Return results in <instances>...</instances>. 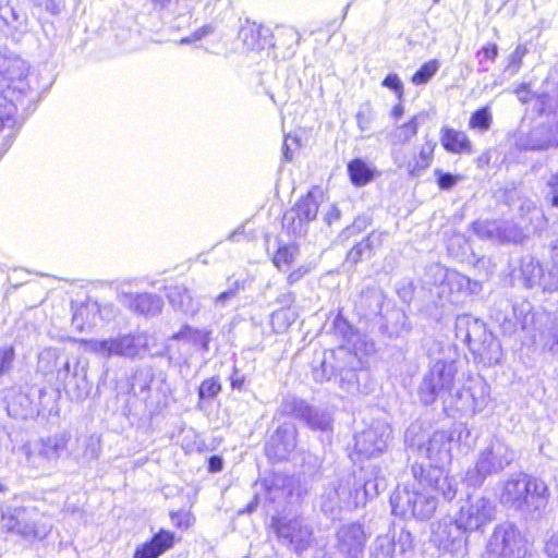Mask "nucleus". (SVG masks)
Wrapping results in <instances>:
<instances>
[{
  "label": "nucleus",
  "instance_id": "680f3d73",
  "mask_svg": "<svg viewBox=\"0 0 558 558\" xmlns=\"http://www.w3.org/2000/svg\"><path fill=\"white\" fill-rule=\"evenodd\" d=\"M386 238L385 232L373 231L367 238L364 239L365 243H367V247L373 252L376 248H379Z\"/></svg>",
  "mask_w": 558,
  "mask_h": 558
},
{
  "label": "nucleus",
  "instance_id": "39448f33",
  "mask_svg": "<svg viewBox=\"0 0 558 558\" xmlns=\"http://www.w3.org/2000/svg\"><path fill=\"white\" fill-rule=\"evenodd\" d=\"M514 458V451L507 444L499 439L493 440L480 452L475 465L468 469L463 481L469 486L480 487L486 477L504 471Z\"/></svg>",
  "mask_w": 558,
  "mask_h": 558
},
{
  "label": "nucleus",
  "instance_id": "c85d7f7f",
  "mask_svg": "<svg viewBox=\"0 0 558 558\" xmlns=\"http://www.w3.org/2000/svg\"><path fill=\"white\" fill-rule=\"evenodd\" d=\"M167 298L170 304L178 311L187 315H195L199 311V303L193 299L185 287L175 286L168 289Z\"/></svg>",
  "mask_w": 558,
  "mask_h": 558
},
{
  "label": "nucleus",
  "instance_id": "2eb2a0df",
  "mask_svg": "<svg viewBox=\"0 0 558 558\" xmlns=\"http://www.w3.org/2000/svg\"><path fill=\"white\" fill-rule=\"evenodd\" d=\"M70 435L62 433L39 440L37 452L32 450L29 444H24L20 450L26 458V463L33 469L43 466V462L57 461L66 451Z\"/></svg>",
  "mask_w": 558,
  "mask_h": 558
},
{
  "label": "nucleus",
  "instance_id": "cd10ccee",
  "mask_svg": "<svg viewBox=\"0 0 558 558\" xmlns=\"http://www.w3.org/2000/svg\"><path fill=\"white\" fill-rule=\"evenodd\" d=\"M173 544V535L161 531L150 542L143 544L134 553V558H158Z\"/></svg>",
  "mask_w": 558,
  "mask_h": 558
},
{
  "label": "nucleus",
  "instance_id": "bb28decb",
  "mask_svg": "<svg viewBox=\"0 0 558 558\" xmlns=\"http://www.w3.org/2000/svg\"><path fill=\"white\" fill-rule=\"evenodd\" d=\"M361 362L357 359V364L340 363L336 377L339 378V386L349 393L366 392L365 389L360 387L361 377H366V372L357 371Z\"/></svg>",
  "mask_w": 558,
  "mask_h": 558
},
{
  "label": "nucleus",
  "instance_id": "c9c22d12",
  "mask_svg": "<svg viewBox=\"0 0 558 558\" xmlns=\"http://www.w3.org/2000/svg\"><path fill=\"white\" fill-rule=\"evenodd\" d=\"M304 422L312 429L327 430L331 427L332 418L327 411L311 407Z\"/></svg>",
  "mask_w": 558,
  "mask_h": 558
},
{
  "label": "nucleus",
  "instance_id": "4c0bfd02",
  "mask_svg": "<svg viewBox=\"0 0 558 558\" xmlns=\"http://www.w3.org/2000/svg\"><path fill=\"white\" fill-rule=\"evenodd\" d=\"M311 405H308L304 400L288 397L282 402V411L288 415H292L294 417L305 420L306 415L310 413Z\"/></svg>",
  "mask_w": 558,
  "mask_h": 558
},
{
  "label": "nucleus",
  "instance_id": "09e8293b",
  "mask_svg": "<svg viewBox=\"0 0 558 558\" xmlns=\"http://www.w3.org/2000/svg\"><path fill=\"white\" fill-rule=\"evenodd\" d=\"M374 118H375V113H374V110H373L371 104L369 102L362 104L356 112V121H357L359 128L362 131L368 130Z\"/></svg>",
  "mask_w": 558,
  "mask_h": 558
},
{
  "label": "nucleus",
  "instance_id": "5701e85b",
  "mask_svg": "<svg viewBox=\"0 0 558 558\" xmlns=\"http://www.w3.org/2000/svg\"><path fill=\"white\" fill-rule=\"evenodd\" d=\"M238 37L246 50L253 51L276 47L270 28L255 22L245 21L239 29Z\"/></svg>",
  "mask_w": 558,
  "mask_h": 558
},
{
  "label": "nucleus",
  "instance_id": "a18cd8bd",
  "mask_svg": "<svg viewBox=\"0 0 558 558\" xmlns=\"http://www.w3.org/2000/svg\"><path fill=\"white\" fill-rule=\"evenodd\" d=\"M397 544L387 535H380L375 541L376 558H397Z\"/></svg>",
  "mask_w": 558,
  "mask_h": 558
},
{
  "label": "nucleus",
  "instance_id": "7c9ffc66",
  "mask_svg": "<svg viewBox=\"0 0 558 558\" xmlns=\"http://www.w3.org/2000/svg\"><path fill=\"white\" fill-rule=\"evenodd\" d=\"M551 258L555 265L543 268L538 283V288L549 293L558 292V239L553 245Z\"/></svg>",
  "mask_w": 558,
  "mask_h": 558
},
{
  "label": "nucleus",
  "instance_id": "e433bc0d",
  "mask_svg": "<svg viewBox=\"0 0 558 558\" xmlns=\"http://www.w3.org/2000/svg\"><path fill=\"white\" fill-rule=\"evenodd\" d=\"M298 255H299L298 246L281 245L278 247V250L272 258V262H274V265L278 269L282 270L284 268L290 267L294 263Z\"/></svg>",
  "mask_w": 558,
  "mask_h": 558
},
{
  "label": "nucleus",
  "instance_id": "f8f14e48",
  "mask_svg": "<svg viewBox=\"0 0 558 558\" xmlns=\"http://www.w3.org/2000/svg\"><path fill=\"white\" fill-rule=\"evenodd\" d=\"M526 549L513 524L497 525L489 538L487 558H524Z\"/></svg>",
  "mask_w": 558,
  "mask_h": 558
},
{
  "label": "nucleus",
  "instance_id": "a878e982",
  "mask_svg": "<svg viewBox=\"0 0 558 558\" xmlns=\"http://www.w3.org/2000/svg\"><path fill=\"white\" fill-rule=\"evenodd\" d=\"M460 398L465 399V410L473 413L480 412L489 402V387L483 379L473 380L460 393Z\"/></svg>",
  "mask_w": 558,
  "mask_h": 558
},
{
  "label": "nucleus",
  "instance_id": "79ce46f5",
  "mask_svg": "<svg viewBox=\"0 0 558 558\" xmlns=\"http://www.w3.org/2000/svg\"><path fill=\"white\" fill-rule=\"evenodd\" d=\"M427 120L428 114L425 112H420L413 116L407 123L400 126L399 136L403 137V140H411L417 134L418 128L425 124Z\"/></svg>",
  "mask_w": 558,
  "mask_h": 558
},
{
  "label": "nucleus",
  "instance_id": "49530a36",
  "mask_svg": "<svg viewBox=\"0 0 558 558\" xmlns=\"http://www.w3.org/2000/svg\"><path fill=\"white\" fill-rule=\"evenodd\" d=\"M492 119V112L488 107L480 108L472 113L470 126L472 129L487 130L490 126Z\"/></svg>",
  "mask_w": 558,
  "mask_h": 558
},
{
  "label": "nucleus",
  "instance_id": "8fccbe9b",
  "mask_svg": "<svg viewBox=\"0 0 558 558\" xmlns=\"http://www.w3.org/2000/svg\"><path fill=\"white\" fill-rule=\"evenodd\" d=\"M381 86L392 90L399 101L403 99L404 85L397 73L387 74L381 82Z\"/></svg>",
  "mask_w": 558,
  "mask_h": 558
},
{
  "label": "nucleus",
  "instance_id": "6e6d98bb",
  "mask_svg": "<svg viewBox=\"0 0 558 558\" xmlns=\"http://www.w3.org/2000/svg\"><path fill=\"white\" fill-rule=\"evenodd\" d=\"M386 488V482L381 477H375L373 480H366L363 486L364 497L374 498L380 490Z\"/></svg>",
  "mask_w": 558,
  "mask_h": 558
},
{
  "label": "nucleus",
  "instance_id": "1a4fd4ad",
  "mask_svg": "<svg viewBox=\"0 0 558 558\" xmlns=\"http://www.w3.org/2000/svg\"><path fill=\"white\" fill-rule=\"evenodd\" d=\"M364 502L357 488L349 480L330 483L320 496V509L331 519L339 517L342 511L352 510Z\"/></svg>",
  "mask_w": 558,
  "mask_h": 558
},
{
  "label": "nucleus",
  "instance_id": "ea45409f",
  "mask_svg": "<svg viewBox=\"0 0 558 558\" xmlns=\"http://www.w3.org/2000/svg\"><path fill=\"white\" fill-rule=\"evenodd\" d=\"M439 66L440 63L436 59L423 63L420 66V69L413 74L412 83L417 86L427 84L430 81V78L437 73Z\"/></svg>",
  "mask_w": 558,
  "mask_h": 558
},
{
  "label": "nucleus",
  "instance_id": "e2e57ef3",
  "mask_svg": "<svg viewBox=\"0 0 558 558\" xmlns=\"http://www.w3.org/2000/svg\"><path fill=\"white\" fill-rule=\"evenodd\" d=\"M216 26L213 23L205 24L192 33V38L196 41H201L209 36L216 34Z\"/></svg>",
  "mask_w": 558,
  "mask_h": 558
},
{
  "label": "nucleus",
  "instance_id": "5fc2aeb1",
  "mask_svg": "<svg viewBox=\"0 0 558 558\" xmlns=\"http://www.w3.org/2000/svg\"><path fill=\"white\" fill-rule=\"evenodd\" d=\"M494 318L500 325V328L506 335H512L519 329L512 312L507 314L498 312L495 314Z\"/></svg>",
  "mask_w": 558,
  "mask_h": 558
},
{
  "label": "nucleus",
  "instance_id": "7ed1b4c3",
  "mask_svg": "<svg viewBox=\"0 0 558 558\" xmlns=\"http://www.w3.org/2000/svg\"><path fill=\"white\" fill-rule=\"evenodd\" d=\"M0 525L27 542L44 539L52 527L49 515L36 506L0 505Z\"/></svg>",
  "mask_w": 558,
  "mask_h": 558
},
{
  "label": "nucleus",
  "instance_id": "b1692460",
  "mask_svg": "<svg viewBox=\"0 0 558 558\" xmlns=\"http://www.w3.org/2000/svg\"><path fill=\"white\" fill-rule=\"evenodd\" d=\"M122 301L131 311L144 316H156L163 306L162 299L151 293L124 294Z\"/></svg>",
  "mask_w": 558,
  "mask_h": 558
},
{
  "label": "nucleus",
  "instance_id": "ddd939ff",
  "mask_svg": "<svg viewBox=\"0 0 558 558\" xmlns=\"http://www.w3.org/2000/svg\"><path fill=\"white\" fill-rule=\"evenodd\" d=\"M80 342L86 348V350L97 353L102 357L118 355L133 359L140 355L141 351L144 350L141 338L131 335L119 336L105 340L82 339Z\"/></svg>",
  "mask_w": 558,
  "mask_h": 558
},
{
  "label": "nucleus",
  "instance_id": "4d7b16f0",
  "mask_svg": "<svg viewBox=\"0 0 558 558\" xmlns=\"http://www.w3.org/2000/svg\"><path fill=\"white\" fill-rule=\"evenodd\" d=\"M367 243L364 240L359 242L348 252V260L351 263H357L362 259V257L367 254L368 256L372 254L371 250L367 247Z\"/></svg>",
  "mask_w": 558,
  "mask_h": 558
},
{
  "label": "nucleus",
  "instance_id": "2f4dec72",
  "mask_svg": "<svg viewBox=\"0 0 558 558\" xmlns=\"http://www.w3.org/2000/svg\"><path fill=\"white\" fill-rule=\"evenodd\" d=\"M543 268L544 267L532 256L521 258L520 272L527 288L538 287Z\"/></svg>",
  "mask_w": 558,
  "mask_h": 558
},
{
  "label": "nucleus",
  "instance_id": "c756f323",
  "mask_svg": "<svg viewBox=\"0 0 558 558\" xmlns=\"http://www.w3.org/2000/svg\"><path fill=\"white\" fill-rule=\"evenodd\" d=\"M348 172L351 182L355 186H364L374 179L376 168L366 163L364 160L356 158L349 162Z\"/></svg>",
  "mask_w": 558,
  "mask_h": 558
},
{
  "label": "nucleus",
  "instance_id": "f257e3e1",
  "mask_svg": "<svg viewBox=\"0 0 558 558\" xmlns=\"http://www.w3.org/2000/svg\"><path fill=\"white\" fill-rule=\"evenodd\" d=\"M35 81L25 60L9 58L0 62V135L9 131L4 138L19 125V111L28 113L36 108L40 92Z\"/></svg>",
  "mask_w": 558,
  "mask_h": 558
},
{
  "label": "nucleus",
  "instance_id": "9d476101",
  "mask_svg": "<svg viewBox=\"0 0 558 558\" xmlns=\"http://www.w3.org/2000/svg\"><path fill=\"white\" fill-rule=\"evenodd\" d=\"M496 506L482 495H468L462 500L456 520L469 533L483 531L495 519Z\"/></svg>",
  "mask_w": 558,
  "mask_h": 558
},
{
  "label": "nucleus",
  "instance_id": "37998d69",
  "mask_svg": "<svg viewBox=\"0 0 558 558\" xmlns=\"http://www.w3.org/2000/svg\"><path fill=\"white\" fill-rule=\"evenodd\" d=\"M300 35L293 27H278L274 34L276 46L286 45L289 49L298 46Z\"/></svg>",
  "mask_w": 558,
  "mask_h": 558
},
{
  "label": "nucleus",
  "instance_id": "c03bdc74",
  "mask_svg": "<svg viewBox=\"0 0 558 558\" xmlns=\"http://www.w3.org/2000/svg\"><path fill=\"white\" fill-rule=\"evenodd\" d=\"M498 57V46L495 43L484 45L477 52L478 72H487L489 66L487 62H494Z\"/></svg>",
  "mask_w": 558,
  "mask_h": 558
},
{
  "label": "nucleus",
  "instance_id": "338daca9",
  "mask_svg": "<svg viewBox=\"0 0 558 558\" xmlns=\"http://www.w3.org/2000/svg\"><path fill=\"white\" fill-rule=\"evenodd\" d=\"M547 184L553 196V205L558 207V170L551 175Z\"/></svg>",
  "mask_w": 558,
  "mask_h": 558
},
{
  "label": "nucleus",
  "instance_id": "f704fd0d",
  "mask_svg": "<svg viewBox=\"0 0 558 558\" xmlns=\"http://www.w3.org/2000/svg\"><path fill=\"white\" fill-rule=\"evenodd\" d=\"M383 294L377 290H367L360 296V306L365 310V315H377L381 311Z\"/></svg>",
  "mask_w": 558,
  "mask_h": 558
},
{
  "label": "nucleus",
  "instance_id": "f03ea898",
  "mask_svg": "<svg viewBox=\"0 0 558 558\" xmlns=\"http://www.w3.org/2000/svg\"><path fill=\"white\" fill-rule=\"evenodd\" d=\"M550 492L545 481L523 472L511 474L501 485V505L524 512L542 511L546 508Z\"/></svg>",
  "mask_w": 558,
  "mask_h": 558
},
{
  "label": "nucleus",
  "instance_id": "f3484780",
  "mask_svg": "<svg viewBox=\"0 0 558 558\" xmlns=\"http://www.w3.org/2000/svg\"><path fill=\"white\" fill-rule=\"evenodd\" d=\"M469 532L456 520H442L433 526L432 542L444 551L461 550L468 542Z\"/></svg>",
  "mask_w": 558,
  "mask_h": 558
},
{
  "label": "nucleus",
  "instance_id": "69168bd1",
  "mask_svg": "<svg viewBox=\"0 0 558 558\" xmlns=\"http://www.w3.org/2000/svg\"><path fill=\"white\" fill-rule=\"evenodd\" d=\"M311 268L308 266H300L293 271H291L287 278L289 284H294L300 281L306 274H308Z\"/></svg>",
  "mask_w": 558,
  "mask_h": 558
},
{
  "label": "nucleus",
  "instance_id": "412c9836",
  "mask_svg": "<svg viewBox=\"0 0 558 558\" xmlns=\"http://www.w3.org/2000/svg\"><path fill=\"white\" fill-rule=\"evenodd\" d=\"M340 363L357 364V356L344 348L325 352L319 365L313 367V377L315 381L324 383L330 380L336 376L338 365H340Z\"/></svg>",
  "mask_w": 558,
  "mask_h": 558
},
{
  "label": "nucleus",
  "instance_id": "4be33fe9",
  "mask_svg": "<svg viewBox=\"0 0 558 558\" xmlns=\"http://www.w3.org/2000/svg\"><path fill=\"white\" fill-rule=\"evenodd\" d=\"M0 32L19 41L27 32V15L25 12L17 10L10 2H0Z\"/></svg>",
  "mask_w": 558,
  "mask_h": 558
},
{
  "label": "nucleus",
  "instance_id": "774afa93",
  "mask_svg": "<svg viewBox=\"0 0 558 558\" xmlns=\"http://www.w3.org/2000/svg\"><path fill=\"white\" fill-rule=\"evenodd\" d=\"M326 207H328V210L325 214L324 220L328 225H330L332 221L338 220L340 218V211H339V209L335 205L328 204L325 201L324 207H322V208L325 209Z\"/></svg>",
  "mask_w": 558,
  "mask_h": 558
},
{
  "label": "nucleus",
  "instance_id": "6e6552de",
  "mask_svg": "<svg viewBox=\"0 0 558 558\" xmlns=\"http://www.w3.org/2000/svg\"><path fill=\"white\" fill-rule=\"evenodd\" d=\"M464 327V341L470 350L486 363L498 364L501 360L500 345L486 332L484 324L477 319L463 317L458 320V332H462Z\"/></svg>",
  "mask_w": 558,
  "mask_h": 558
},
{
  "label": "nucleus",
  "instance_id": "58836bf2",
  "mask_svg": "<svg viewBox=\"0 0 558 558\" xmlns=\"http://www.w3.org/2000/svg\"><path fill=\"white\" fill-rule=\"evenodd\" d=\"M512 315L515 317V324L519 329H526L534 319V314L532 313V305L523 301L521 303H517L512 306Z\"/></svg>",
  "mask_w": 558,
  "mask_h": 558
},
{
  "label": "nucleus",
  "instance_id": "9b49d317",
  "mask_svg": "<svg viewBox=\"0 0 558 558\" xmlns=\"http://www.w3.org/2000/svg\"><path fill=\"white\" fill-rule=\"evenodd\" d=\"M413 476L417 481L418 486L427 489L429 494L441 497L445 501H451L458 493L457 480L445 472L444 468H424L422 465H413Z\"/></svg>",
  "mask_w": 558,
  "mask_h": 558
},
{
  "label": "nucleus",
  "instance_id": "3c124183",
  "mask_svg": "<svg viewBox=\"0 0 558 558\" xmlns=\"http://www.w3.org/2000/svg\"><path fill=\"white\" fill-rule=\"evenodd\" d=\"M527 53V48L524 45H519L513 52L508 58V65L506 68L507 71L511 72V74H515L519 72L522 60Z\"/></svg>",
  "mask_w": 558,
  "mask_h": 558
},
{
  "label": "nucleus",
  "instance_id": "393cba45",
  "mask_svg": "<svg viewBox=\"0 0 558 558\" xmlns=\"http://www.w3.org/2000/svg\"><path fill=\"white\" fill-rule=\"evenodd\" d=\"M325 193L322 189L314 186L308 193L295 204V214L299 222H308L316 218L318 210L324 207Z\"/></svg>",
  "mask_w": 558,
  "mask_h": 558
},
{
  "label": "nucleus",
  "instance_id": "a211bd4d",
  "mask_svg": "<svg viewBox=\"0 0 558 558\" xmlns=\"http://www.w3.org/2000/svg\"><path fill=\"white\" fill-rule=\"evenodd\" d=\"M391 437V428L386 423L377 422L355 436V451L364 458L381 453Z\"/></svg>",
  "mask_w": 558,
  "mask_h": 558
},
{
  "label": "nucleus",
  "instance_id": "0eeeda50",
  "mask_svg": "<svg viewBox=\"0 0 558 558\" xmlns=\"http://www.w3.org/2000/svg\"><path fill=\"white\" fill-rule=\"evenodd\" d=\"M457 367L453 362L437 360L424 374L418 387V397L424 404H433L438 398L451 395Z\"/></svg>",
  "mask_w": 558,
  "mask_h": 558
},
{
  "label": "nucleus",
  "instance_id": "423d86ee",
  "mask_svg": "<svg viewBox=\"0 0 558 558\" xmlns=\"http://www.w3.org/2000/svg\"><path fill=\"white\" fill-rule=\"evenodd\" d=\"M392 512L403 518L425 520L430 518L437 509V496L418 486L417 481L411 488H399L390 498Z\"/></svg>",
  "mask_w": 558,
  "mask_h": 558
},
{
  "label": "nucleus",
  "instance_id": "0e129e2a",
  "mask_svg": "<svg viewBox=\"0 0 558 558\" xmlns=\"http://www.w3.org/2000/svg\"><path fill=\"white\" fill-rule=\"evenodd\" d=\"M444 147L448 151L452 153H470L471 151V142H442Z\"/></svg>",
  "mask_w": 558,
  "mask_h": 558
},
{
  "label": "nucleus",
  "instance_id": "a19ab883",
  "mask_svg": "<svg viewBox=\"0 0 558 558\" xmlns=\"http://www.w3.org/2000/svg\"><path fill=\"white\" fill-rule=\"evenodd\" d=\"M295 320V314L290 308H280L272 313L271 325L276 332L286 331Z\"/></svg>",
  "mask_w": 558,
  "mask_h": 558
},
{
  "label": "nucleus",
  "instance_id": "72a5a7b5",
  "mask_svg": "<svg viewBox=\"0 0 558 558\" xmlns=\"http://www.w3.org/2000/svg\"><path fill=\"white\" fill-rule=\"evenodd\" d=\"M173 338L186 341L193 345H199L204 351L208 350L209 332L205 330L184 326L173 336Z\"/></svg>",
  "mask_w": 558,
  "mask_h": 558
},
{
  "label": "nucleus",
  "instance_id": "de8ad7c7",
  "mask_svg": "<svg viewBox=\"0 0 558 558\" xmlns=\"http://www.w3.org/2000/svg\"><path fill=\"white\" fill-rule=\"evenodd\" d=\"M153 376L148 372L138 371L131 381V390L134 395H142L149 390Z\"/></svg>",
  "mask_w": 558,
  "mask_h": 558
},
{
  "label": "nucleus",
  "instance_id": "473e14b6",
  "mask_svg": "<svg viewBox=\"0 0 558 558\" xmlns=\"http://www.w3.org/2000/svg\"><path fill=\"white\" fill-rule=\"evenodd\" d=\"M434 147L426 143L418 154V156H414L407 163L400 165V167L404 166L412 177H418L424 170H426L432 161Z\"/></svg>",
  "mask_w": 558,
  "mask_h": 558
},
{
  "label": "nucleus",
  "instance_id": "6ab92c4d",
  "mask_svg": "<svg viewBox=\"0 0 558 558\" xmlns=\"http://www.w3.org/2000/svg\"><path fill=\"white\" fill-rule=\"evenodd\" d=\"M368 536L362 524L344 523L337 531V548L349 558H361Z\"/></svg>",
  "mask_w": 558,
  "mask_h": 558
},
{
  "label": "nucleus",
  "instance_id": "dca6fc26",
  "mask_svg": "<svg viewBox=\"0 0 558 558\" xmlns=\"http://www.w3.org/2000/svg\"><path fill=\"white\" fill-rule=\"evenodd\" d=\"M274 527L278 539L294 550H303L311 544L312 530L302 519H274Z\"/></svg>",
  "mask_w": 558,
  "mask_h": 558
},
{
  "label": "nucleus",
  "instance_id": "052dcab7",
  "mask_svg": "<svg viewBox=\"0 0 558 558\" xmlns=\"http://www.w3.org/2000/svg\"><path fill=\"white\" fill-rule=\"evenodd\" d=\"M38 7H43L51 15H59L63 9L62 0H33Z\"/></svg>",
  "mask_w": 558,
  "mask_h": 558
},
{
  "label": "nucleus",
  "instance_id": "aec40b11",
  "mask_svg": "<svg viewBox=\"0 0 558 558\" xmlns=\"http://www.w3.org/2000/svg\"><path fill=\"white\" fill-rule=\"evenodd\" d=\"M296 427L292 423L281 424L270 436L266 452L271 459L283 460L296 447Z\"/></svg>",
  "mask_w": 558,
  "mask_h": 558
},
{
  "label": "nucleus",
  "instance_id": "864d4df0",
  "mask_svg": "<svg viewBox=\"0 0 558 558\" xmlns=\"http://www.w3.org/2000/svg\"><path fill=\"white\" fill-rule=\"evenodd\" d=\"M97 310L98 308L96 303L85 304L77 307L72 317L73 326L78 330H83L85 325V317H87L89 313H96Z\"/></svg>",
  "mask_w": 558,
  "mask_h": 558
},
{
  "label": "nucleus",
  "instance_id": "20e7f679",
  "mask_svg": "<svg viewBox=\"0 0 558 558\" xmlns=\"http://www.w3.org/2000/svg\"><path fill=\"white\" fill-rule=\"evenodd\" d=\"M526 211L531 215L529 222L539 218L541 213L532 202L526 203ZM527 219L521 216L520 221L514 220H477L472 223L474 233L482 240L498 244L522 243L527 238Z\"/></svg>",
  "mask_w": 558,
  "mask_h": 558
},
{
  "label": "nucleus",
  "instance_id": "603ef678",
  "mask_svg": "<svg viewBox=\"0 0 558 558\" xmlns=\"http://www.w3.org/2000/svg\"><path fill=\"white\" fill-rule=\"evenodd\" d=\"M221 390V385L216 377L207 378L203 380L198 389V397L201 399L214 398Z\"/></svg>",
  "mask_w": 558,
  "mask_h": 558
},
{
  "label": "nucleus",
  "instance_id": "13d9d810",
  "mask_svg": "<svg viewBox=\"0 0 558 558\" xmlns=\"http://www.w3.org/2000/svg\"><path fill=\"white\" fill-rule=\"evenodd\" d=\"M14 360V349L12 347H4L0 349V375L8 372Z\"/></svg>",
  "mask_w": 558,
  "mask_h": 558
},
{
  "label": "nucleus",
  "instance_id": "4468645a",
  "mask_svg": "<svg viewBox=\"0 0 558 558\" xmlns=\"http://www.w3.org/2000/svg\"><path fill=\"white\" fill-rule=\"evenodd\" d=\"M456 445L453 434L448 430H436L417 444V452L427 459L433 468H444L452 460V449Z\"/></svg>",
  "mask_w": 558,
  "mask_h": 558
},
{
  "label": "nucleus",
  "instance_id": "bf43d9fd",
  "mask_svg": "<svg viewBox=\"0 0 558 558\" xmlns=\"http://www.w3.org/2000/svg\"><path fill=\"white\" fill-rule=\"evenodd\" d=\"M171 521L179 529H187L193 524L194 518L190 512L179 511L171 514Z\"/></svg>",
  "mask_w": 558,
  "mask_h": 558
}]
</instances>
